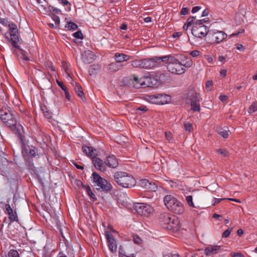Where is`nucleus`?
<instances>
[{
    "label": "nucleus",
    "mask_w": 257,
    "mask_h": 257,
    "mask_svg": "<svg viewBox=\"0 0 257 257\" xmlns=\"http://www.w3.org/2000/svg\"><path fill=\"white\" fill-rule=\"evenodd\" d=\"M218 60L220 62H222V63H224L225 62V57H224V56H219L218 57Z\"/></svg>",
    "instance_id": "62"
},
{
    "label": "nucleus",
    "mask_w": 257,
    "mask_h": 257,
    "mask_svg": "<svg viewBox=\"0 0 257 257\" xmlns=\"http://www.w3.org/2000/svg\"><path fill=\"white\" fill-rule=\"evenodd\" d=\"M169 210L178 214H181L183 213L184 211L183 204L178 200L175 202V203Z\"/></svg>",
    "instance_id": "22"
},
{
    "label": "nucleus",
    "mask_w": 257,
    "mask_h": 257,
    "mask_svg": "<svg viewBox=\"0 0 257 257\" xmlns=\"http://www.w3.org/2000/svg\"><path fill=\"white\" fill-rule=\"evenodd\" d=\"M236 49L240 51H242V52H243L245 50V48L244 47H243V46L241 44H237L236 45Z\"/></svg>",
    "instance_id": "55"
},
{
    "label": "nucleus",
    "mask_w": 257,
    "mask_h": 257,
    "mask_svg": "<svg viewBox=\"0 0 257 257\" xmlns=\"http://www.w3.org/2000/svg\"><path fill=\"white\" fill-rule=\"evenodd\" d=\"M184 58L186 61L185 63L182 62V67H184L187 68L191 67L193 65L192 60L190 58H188L186 56H185Z\"/></svg>",
    "instance_id": "34"
},
{
    "label": "nucleus",
    "mask_w": 257,
    "mask_h": 257,
    "mask_svg": "<svg viewBox=\"0 0 257 257\" xmlns=\"http://www.w3.org/2000/svg\"><path fill=\"white\" fill-rule=\"evenodd\" d=\"M206 21V19H204L198 20L194 23L191 30V32L193 36L199 38L206 36L208 33V28L203 24Z\"/></svg>",
    "instance_id": "3"
},
{
    "label": "nucleus",
    "mask_w": 257,
    "mask_h": 257,
    "mask_svg": "<svg viewBox=\"0 0 257 257\" xmlns=\"http://www.w3.org/2000/svg\"><path fill=\"white\" fill-rule=\"evenodd\" d=\"M92 176L93 182L97 187V190L107 192L112 189L111 185L106 180L101 177L97 173L93 172Z\"/></svg>",
    "instance_id": "4"
},
{
    "label": "nucleus",
    "mask_w": 257,
    "mask_h": 257,
    "mask_svg": "<svg viewBox=\"0 0 257 257\" xmlns=\"http://www.w3.org/2000/svg\"><path fill=\"white\" fill-rule=\"evenodd\" d=\"M134 209L140 215L148 217L153 211V208L149 204L143 203H136Z\"/></svg>",
    "instance_id": "7"
},
{
    "label": "nucleus",
    "mask_w": 257,
    "mask_h": 257,
    "mask_svg": "<svg viewBox=\"0 0 257 257\" xmlns=\"http://www.w3.org/2000/svg\"><path fill=\"white\" fill-rule=\"evenodd\" d=\"M186 99L189 103L192 101L200 100L201 99L199 96V94L194 89L192 88L189 90Z\"/></svg>",
    "instance_id": "17"
},
{
    "label": "nucleus",
    "mask_w": 257,
    "mask_h": 257,
    "mask_svg": "<svg viewBox=\"0 0 257 257\" xmlns=\"http://www.w3.org/2000/svg\"><path fill=\"white\" fill-rule=\"evenodd\" d=\"M5 213L9 215V219L11 222L18 221V217L15 210L12 209L9 204L5 205Z\"/></svg>",
    "instance_id": "13"
},
{
    "label": "nucleus",
    "mask_w": 257,
    "mask_h": 257,
    "mask_svg": "<svg viewBox=\"0 0 257 257\" xmlns=\"http://www.w3.org/2000/svg\"><path fill=\"white\" fill-rule=\"evenodd\" d=\"M41 110L46 118H50L52 117V112L50 111L45 105L41 106Z\"/></svg>",
    "instance_id": "32"
},
{
    "label": "nucleus",
    "mask_w": 257,
    "mask_h": 257,
    "mask_svg": "<svg viewBox=\"0 0 257 257\" xmlns=\"http://www.w3.org/2000/svg\"><path fill=\"white\" fill-rule=\"evenodd\" d=\"M66 27L70 30H76L78 27L77 25L73 22L68 23Z\"/></svg>",
    "instance_id": "42"
},
{
    "label": "nucleus",
    "mask_w": 257,
    "mask_h": 257,
    "mask_svg": "<svg viewBox=\"0 0 257 257\" xmlns=\"http://www.w3.org/2000/svg\"><path fill=\"white\" fill-rule=\"evenodd\" d=\"M131 65L135 68H142V60H135L132 61Z\"/></svg>",
    "instance_id": "36"
},
{
    "label": "nucleus",
    "mask_w": 257,
    "mask_h": 257,
    "mask_svg": "<svg viewBox=\"0 0 257 257\" xmlns=\"http://www.w3.org/2000/svg\"><path fill=\"white\" fill-rule=\"evenodd\" d=\"M227 99V97L226 95H220L219 96V99L222 102L225 101Z\"/></svg>",
    "instance_id": "64"
},
{
    "label": "nucleus",
    "mask_w": 257,
    "mask_h": 257,
    "mask_svg": "<svg viewBox=\"0 0 257 257\" xmlns=\"http://www.w3.org/2000/svg\"><path fill=\"white\" fill-rule=\"evenodd\" d=\"M201 54V52L198 50H193L190 52V55L193 57H197Z\"/></svg>",
    "instance_id": "44"
},
{
    "label": "nucleus",
    "mask_w": 257,
    "mask_h": 257,
    "mask_svg": "<svg viewBox=\"0 0 257 257\" xmlns=\"http://www.w3.org/2000/svg\"><path fill=\"white\" fill-rule=\"evenodd\" d=\"M134 241L136 244H141L142 242V239L138 235L134 236Z\"/></svg>",
    "instance_id": "45"
},
{
    "label": "nucleus",
    "mask_w": 257,
    "mask_h": 257,
    "mask_svg": "<svg viewBox=\"0 0 257 257\" xmlns=\"http://www.w3.org/2000/svg\"><path fill=\"white\" fill-rule=\"evenodd\" d=\"M9 257H19V254L17 250L11 249L8 253Z\"/></svg>",
    "instance_id": "40"
},
{
    "label": "nucleus",
    "mask_w": 257,
    "mask_h": 257,
    "mask_svg": "<svg viewBox=\"0 0 257 257\" xmlns=\"http://www.w3.org/2000/svg\"><path fill=\"white\" fill-rule=\"evenodd\" d=\"M220 249V246L219 245L209 246L205 248V252L207 255H213L217 254Z\"/></svg>",
    "instance_id": "26"
},
{
    "label": "nucleus",
    "mask_w": 257,
    "mask_h": 257,
    "mask_svg": "<svg viewBox=\"0 0 257 257\" xmlns=\"http://www.w3.org/2000/svg\"><path fill=\"white\" fill-rule=\"evenodd\" d=\"M94 57V54L92 51L87 50L82 54L81 59L84 63L89 64L93 62Z\"/></svg>",
    "instance_id": "16"
},
{
    "label": "nucleus",
    "mask_w": 257,
    "mask_h": 257,
    "mask_svg": "<svg viewBox=\"0 0 257 257\" xmlns=\"http://www.w3.org/2000/svg\"><path fill=\"white\" fill-rule=\"evenodd\" d=\"M57 84L63 90H65L67 89L65 86L63 84L62 82L59 81L58 80H56Z\"/></svg>",
    "instance_id": "54"
},
{
    "label": "nucleus",
    "mask_w": 257,
    "mask_h": 257,
    "mask_svg": "<svg viewBox=\"0 0 257 257\" xmlns=\"http://www.w3.org/2000/svg\"><path fill=\"white\" fill-rule=\"evenodd\" d=\"M216 152L219 153L222 156L226 157L229 155L228 152L224 149L220 148L216 150Z\"/></svg>",
    "instance_id": "39"
},
{
    "label": "nucleus",
    "mask_w": 257,
    "mask_h": 257,
    "mask_svg": "<svg viewBox=\"0 0 257 257\" xmlns=\"http://www.w3.org/2000/svg\"><path fill=\"white\" fill-rule=\"evenodd\" d=\"M82 150L84 153H85L87 156L92 157V159L97 155L96 150L91 147L84 146H83Z\"/></svg>",
    "instance_id": "24"
},
{
    "label": "nucleus",
    "mask_w": 257,
    "mask_h": 257,
    "mask_svg": "<svg viewBox=\"0 0 257 257\" xmlns=\"http://www.w3.org/2000/svg\"><path fill=\"white\" fill-rule=\"evenodd\" d=\"M73 36L77 39H82L83 35L80 31H77L73 34Z\"/></svg>",
    "instance_id": "49"
},
{
    "label": "nucleus",
    "mask_w": 257,
    "mask_h": 257,
    "mask_svg": "<svg viewBox=\"0 0 257 257\" xmlns=\"http://www.w3.org/2000/svg\"><path fill=\"white\" fill-rule=\"evenodd\" d=\"M118 63L116 62L111 63L108 67L109 70L111 72H114L121 69L123 67V65L118 64Z\"/></svg>",
    "instance_id": "29"
},
{
    "label": "nucleus",
    "mask_w": 257,
    "mask_h": 257,
    "mask_svg": "<svg viewBox=\"0 0 257 257\" xmlns=\"http://www.w3.org/2000/svg\"><path fill=\"white\" fill-rule=\"evenodd\" d=\"M52 19L55 22L56 26H59L60 23L59 18L58 16L54 15L52 17Z\"/></svg>",
    "instance_id": "47"
},
{
    "label": "nucleus",
    "mask_w": 257,
    "mask_h": 257,
    "mask_svg": "<svg viewBox=\"0 0 257 257\" xmlns=\"http://www.w3.org/2000/svg\"><path fill=\"white\" fill-rule=\"evenodd\" d=\"M42 7L43 8L44 10H45V12H47L48 11L50 12L53 15L56 14H60L61 11L60 10L55 8L51 6H48L47 7L45 5H42Z\"/></svg>",
    "instance_id": "27"
},
{
    "label": "nucleus",
    "mask_w": 257,
    "mask_h": 257,
    "mask_svg": "<svg viewBox=\"0 0 257 257\" xmlns=\"http://www.w3.org/2000/svg\"><path fill=\"white\" fill-rule=\"evenodd\" d=\"M257 111V102H253L248 109V112L252 113Z\"/></svg>",
    "instance_id": "37"
},
{
    "label": "nucleus",
    "mask_w": 257,
    "mask_h": 257,
    "mask_svg": "<svg viewBox=\"0 0 257 257\" xmlns=\"http://www.w3.org/2000/svg\"><path fill=\"white\" fill-rule=\"evenodd\" d=\"M143 78L144 87H153L157 84V79L153 75H144Z\"/></svg>",
    "instance_id": "12"
},
{
    "label": "nucleus",
    "mask_w": 257,
    "mask_h": 257,
    "mask_svg": "<svg viewBox=\"0 0 257 257\" xmlns=\"http://www.w3.org/2000/svg\"><path fill=\"white\" fill-rule=\"evenodd\" d=\"M184 129L186 132H191L193 130L192 124L190 122H185L184 124Z\"/></svg>",
    "instance_id": "38"
},
{
    "label": "nucleus",
    "mask_w": 257,
    "mask_h": 257,
    "mask_svg": "<svg viewBox=\"0 0 257 257\" xmlns=\"http://www.w3.org/2000/svg\"><path fill=\"white\" fill-rule=\"evenodd\" d=\"M231 231H232V228H229V229H227V230H225L222 234V237H228L229 236Z\"/></svg>",
    "instance_id": "46"
},
{
    "label": "nucleus",
    "mask_w": 257,
    "mask_h": 257,
    "mask_svg": "<svg viewBox=\"0 0 257 257\" xmlns=\"http://www.w3.org/2000/svg\"><path fill=\"white\" fill-rule=\"evenodd\" d=\"M200 102V100H197L189 102L191 105V110L193 111L200 112L201 110Z\"/></svg>",
    "instance_id": "31"
},
{
    "label": "nucleus",
    "mask_w": 257,
    "mask_h": 257,
    "mask_svg": "<svg viewBox=\"0 0 257 257\" xmlns=\"http://www.w3.org/2000/svg\"><path fill=\"white\" fill-rule=\"evenodd\" d=\"M209 14V10L208 9H205L202 13V17H205V16H208Z\"/></svg>",
    "instance_id": "63"
},
{
    "label": "nucleus",
    "mask_w": 257,
    "mask_h": 257,
    "mask_svg": "<svg viewBox=\"0 0 257 257\" xmlns=\"http://www.w3.org/2000/svg\"><path fill=\"white\" fill-rule=\"evenodd\" d=\"M75 91L77 94L78 96L80 97L82 99H83L84 93L82 91V89L81 86L79 85V83L77 82H75L74 85Z\"/></svg>",
    "instance_id": "30"
},
{
    "label": "nucleus",
    "mask_w": 257,
    "mask_h": 257,
    "mask_svg": "<svg viewBox=\"0 0 257 257\" xmlns=\"http://www.w3.org/2000/svg\"><path fill=\"white\" fill-rule=\"evenodd\" d=\"M201 9V7L200 6H196L192 8V13H195L199 11Z\"/></svg>",
    "instance_id": "57"
},
{
    "label": "nucleus",
    "mask_w": 257,
    "mask_h": 257,
    "mask_svg": "<svg viewBox=\"0 0 257 257\" xmlns=\"http://www.w3.org/2000/svg\"><path fill=\"white\" fill-rule=\"evenodd\" d=\"M178 200L172 195H166L164 198L165 205L169 210Z\"/></svg>",
    "instance_id": "25"
},
{
    "label": "nucleus",
    "mask_w": 257,
    "mask_h": 257,
    "mask_svg": "<svg viewBox=\"0 0 257 257\" xmlns=\"http://www.w3.org/2000/svg\"><path fill=\"white\" fill-rule=\"evenodd\" d=\"M160 57V65L161 62L168 63L167 66L173 65L179 61L174 56L171 55L164 56Z\"/></svg>",
    "instance_id": "19"
},
{
    "label": "nucleus",
    "mask_w": 257,
    "mask_h": 257,
    "mask_svg": "<svg viewBox=\"0 0 257 257\" xmlns=\"http://www.w3.org/2000/svg\"><path fill=\"white\" fill-rule=\"evenodd\" d=\"M195 19L196 17H190L189 18H188L186 23L191 25Z\"/></svg>",
    "instance_id": "52"
},
{
    "label": "nucleus",
    "mask_w": 257,
    "mask_h": 257,
    "mask_svg": "<svg viewBox=\"0 0 257 257\" xmlns=\"http://www.w3.org/2000/svg\"><path fill=\"white\" fill-rule=\"evenodd\" d=\"M159 222L164 228L173 231L179 229V221L173 215L168 213H163L160 215Z\"/></svg>",
    "instance_id": "1"
},
{
    "label": "nucleus",
    "mask_w": 257,
    "mask_h": 257,
    "mask_svg": "<svg viewBox=\"0 0 257 257\" xmlns=\"http://www.w3.org/2000/svg\"><path fill=\"white\" fill-rule=\"evenodd\" d=\"M212 85L213 83L212 81H207L205 84L206 89L208 91H210L212 89Z\"/></svg>",
    "instance_id": "48"
},
{
    "label": "nucleus",
    "mask_w": 257,
    "mask_h": 257,
    "mask_svg": "<svg viewBox=\"0 0 257 257\" xmlns=\"http://www.w3.org/2000/svg\"><path fill=\"white\" fill-rule=\"evenodd\" d=\"M227 36V34L224 32L216 30L213 32L212 37L214 39L215 43L219 44L223 41Z\"/></svg>",
    "instance_id": "18"
},
{
    "label": "nucleus",
    "mask_w": 257,
    "mask_h": 257,
    "mask_svg": "<svg viewBox=\"0 0 257 257\" xmlns=\"http://www.w3.org/2000/svg\"><path fill=\"white\" fill-rule=\"evenodd\" d=\"M82 184L83 189L85 191L87 194L90 197L91 199H93L94 201L96 200L95 195L92 192L90 187L89 186H86L82 184V182H80Z\"/></svg>",
    "instance_id": "28"
},
{
    "label": "nucleus",
    "mask_w": 257,
    "mask_h": 257,
    "mask_svg": "<svg viewBox=\"0 0 257 257\" xmlns=\"http://www.w3.org/2000/svg\"><path fill=\"white\" fill-rule=\"evenodd\" d=\"M137 110L143 111H146L148 110L147 107L146 106H141L140 107H138L137 108Z\"/></svg>",
    "instance_id": "59"
},
{
    "label": "nucleus",
    "mask_w": 257,
    "mask_h": 257,
    "mask_svg": "<svg viewBox=\"0 0 257 257\" xmlns=\"http://www.w3.org/2000/svg\"><path fill=\"white\" fill-rule=\"evenodd\" d=\"M58 1L63 6L70 5V3L67 0H58Z\"/></svg>",
    "instance_id": "56"
},
{
    "label": "nucleus",
    "mask_w": 257,
    "mask_h": 257,
    "mask_svg": "<svg viewBox=\"0 0 257 257\" xmlns=\"http://www.w3.org/2000/svg\"><path fill=\"white\" fill-rule=\"evenodd\" d=\"M113 58L117 63H121L132 59L133 56L126 55L124 53H116L113 56Z\"/></svg>",
    "instance_id": "21"
},
{
    "label": "nucleus",
    "mask_w": 257,
    "mask_h": 257,
    "mask_svg": "<svg viewBox=\"0 0 257 257\" xmlns=\"http://www.w3.org/2000/svg\"><path fill=\"white\" fill-rule=\"evenodd\" d=\"M186 200L189 206L193 208L196 207L193 202V198L192 196H187L186 197Z\"/></svg>",
    "instance_id": "41"
},
{
    "label": "nucleus",
    "mask_w": 257,
    "mask_h": 257,
    "mask_svg": "<svg viewBox=\"0 0 257 257\" xmlns=\"http://www.w3.org/2000/svg\"><path fill=\"white\" fill-rule=\"evenodd\" d=\"M114 177L117 183L122 187L131 188L136 185V180L125 172H117Z\"/></svg>",
    "instance_id": "2"
},
{
    "label": "nucleus",
    "mask_w": 257,
    "mask_h": 257,
    "mask_svg": "<svg viewBox=\"0 0 257 257\" xmlns=\"http://www.w3.org/2000/svg\"><path fill=\"white\" fill-rule=\"evenodd\" d=\"M0 24H1L5 27L8 26V25L9 24L7 19L2 18H0Z\"/></svg>",
    "instance_id": "50"
},
{
    "label": "nucleus",
    "mask_w": 257,
    "mask_h": 257,
    "mask_svg": "<svg viewBox=\"0 0 257 257\" xmlns=\"http://www.w3.org/2000/svg\"><path fill=\"white\" fill-rule=\"evenodd\" d=\"M160 65V57H155L151 59H142V68L151 69Z\"/></svg>",
    "instance_id": "9"
},
{
    "label": "nucleus",
    "mask_w": 257,
    "mask_h": 257,
    "mask_svg": "<svg viewBox=\"0 0 257 257\" xmlns=\"http://www.w3.org/2000/svg\"><path fill=\"white\" fill-rule=\"evenodd\" d=\"M8 27L11 39H10L7 36H5V38L9 41H11L12 45L14 47L18 48L19 47L17 44L19 41V39L18 35V30L17 26L15 24L12 23L9 24L8 25Z\"/></svg>",
    "instance_id": "8"
},
{
    "label": "nucleus",
    "mask_w": 257,
    "mask_h": 257,
    "mask_svg": "<svg viewBox=\"0 0 257 257\" xmlns=\"http://www.w3.org/2000/svg\"><path fill=\"white\" fill-rule=\"evenodd\" d=\"M218 134L222 137L223 138H227L228 137V131L222 128H219L217 130Z\"/></svg>",
    "instance_id": "35"
},
{
    "label": "nucleus",
    "mask_w": 257,
    "mask_h": 257,
    "mask_svg": "<svg viewBox=\"0 0 257 257\" xmlns=\"http://www.w3.org/2000/svg\"><path fill=\"white\" fill-rule=\"evenodd\" d=\"M205 59L207 61L208 63L210 64H214V61L213 57L211 55H206L204 56Z\"/></svg>",
    "instance_id": "43"
},
{
    "label": "nucleus",
    "mask_w": 257,
    "mask_h": 257,
    "mask_svg": "<svg viewBox=\"0 0 257 257\" xmlns=\"http://www.w3.org/2000/svg\"><path fill=\"white\" fill-rule=\"evenodd\" d=\"M106 238L109 249L112 253L115 252L117 249L116 241L113 235L111 233H107L106 234Z\"/></svg>",
    "instance_id": "14"
},
{
    "label": "nucleus",
    "mask_w": 257,
    "mask_h": 257,
    "mask_svg": "<svg viewBox=\"0 0 257 257\" xmlns=\"http://www.w3.org/2000/svg\"><path fill=\"white\" fill-rule=\"evenodd\" d=\"M244 30L243 29H240L239 30L237 33H233L231 35H230L229 36V37H232L233 36H237L238 35V34H241V33H244Z\"/></svg>",
    "instance_id": "58"
},
{
    "label": "nucleus",
    "mask_w": 257,
    "mask_h": 257,
    "mask_svg": "<svg viewBox=\"0 0 257 257\" xmlns=\"http://www.w3.org/2000/svg\"><path fill=\"white\" fill-rule=\"evenodd\" d=\"M92 162L96 169L102 172L105 171L106 165L102 160L95 157L92 159Z\"/></svg>",
    "instance_id": "20"
},
{
    "label": "nucleus",
    "mask_w": 257,
    "mask_h": 257,
    "mask_svg": "<svg viewBox=\"0 0 257 257\" xmlns=\"http://www.w3.org/2000/svg\"><path fill=\"white\" fill-rule=\"evenodd\" d=\"M167 69L169 72L178 75L183 74L186 71L185 68L182 67V62L180 61H178L173 65L167 66Z\"/></svg>",
    "instance_id": "10"
},
{
    "label": "nucleus",
    "mask_w": 257,
    "mask_h": 257,
    "mask_svg": "<svg viewBox=\"0 0 257 257\" xmlns=\"http://www.w3.org/2000/svg\"><path fill=\"white\" fill-rule=\"evenodd\" d=\"M146 100L154 104L163 105L170 101L171 96L163 93L149 95L145 97Z\"/></svg>",
    "instance_id": "5"
},
{
    "label": "nucleus",
    "mask_w": 257,
    "mask_h": 257,
    "mask_svg": "<svg viewBox=\"0 0 257 257\" xmlns=\"http://www.w3.org/2000/svg\"><path fill=\"white\" fill-rule=\"evenodd\" d=\"M130 84L135 88H140L143 87V77L139 78L136 75H133L130 76Z\"/></svg>",
    "instance_id": "15"
},
{
    "label": "nucleus",
    "mask_w": 257,
    "mask_h": 257,
    "mask_svg": "<svg viewBox=\"0 0 257 257\" xmlns=\"http://www.w3.org/2000/svg\"><path fill=\"white\" fill-rule=\"evenodd\" d=\"M189 11V9L187 8H183L180 11V15H185L188 14Z\"/></svg>",
    "instance_id": "53"
},
{
    "label": "nucleus",
    "mask_w": 257,
    "mask_h": 257,
    "mask_svg": "<svg viewBox=\"0 0 257 257\" xmlns=\"http://www.w3.org/2000/svg\"><path fill=\"white\" fill-rule=\"evenodd\" d=\"M231 255L233 257H244V256L240 252H232Z\"/></svg>",
    "instance_id": "51"
},
{
    "label": "nucleus",
    "mask_w": 257,
    "mask_h": 257,
    "mask_svg": "<svg viewBox=\"0 0 257 257\" xmlns=\"http://www.w3.org/2000/svg\"><path fill=\"white\" fill-rule=\"evenodd\" d=\"M119 257H135L134 254L127 255L124 248L122 246H120L118 249Z\"/></svg>",
    "instance_id": "33"
},
{
    "label": "nucleus",
    "mask_w": 257,
    "mask_h": 257,
    "mask_svg": "<svg viewBox=\"0 0 257 257\" xmlns=\"http://www.w3.org/2000/svg\"><path fill=\"white\" fill-rule=\"evenodd\" d=\"M0 117L3 122L8 127H15L17 124V116L8 110L3 114H0Z\"/></svg>",
    "instance_id": "6"
},
{
    "label": "nucleus",
    "mask_w": 257,
    "mask_h": 257,
    "mask_svg": "<svg viewBox=\"0 0 257 257\" xmlns=\"http://www.w3.org/2000/svg\"><path fill=\"white\" fill-rule=\"evenodd\" d=\"M64 92H65V97L68 100H70V95L69 93V92L67 90V89H65V90H64Z\"/></svg>",
    "instance_id": "60"
},
{
    "label": "nucleus",
    "mask_w": 257,
    "mask_h": 257,
    "mask_svg": "<svg viewBox=\"0 0 257 257\" xmlns=\"http://www.w3.org/2000/svg\"><path fill=\"white\" fill-rule=\"evenodd\" d=\"M105 163L106 166H107L112 168H116L118 165V161L114 156H110L107 157Z\"/></svg>",
    "instance_id": "23"
},
{
    "label": "nucleus",
    "mask_w": 257,
    "mask_h": 257,
    "mask_svg": "<svg viewBox=\"0 0 257 257\" xmlns=\"http://www.w3.org/2000/svg\"><path fill=\"white\" fill-rule=\"evenodd\" d=\"M186 257H200L199 256H197L195 254V253L193 252H189L186 254Z\"/></svg>",
    "instance_id": "61"
},
{
    "label": "nucleus",
    "mask_w": 257,
    "mask_h": 257,
    "mask_svg": "<svg viewBox=\"0 0 257 257\" xmlns=\"http://www.w3.org/2000/svg\"><path fill=\"white\" fill-rule=\"evenodd\" d=\"M139 183L141 187L151 191L155 192L158 188L157 185L154 182L146 179H141Z\"/></svg>",
    "instance_id": "11"
}]
</instances>
